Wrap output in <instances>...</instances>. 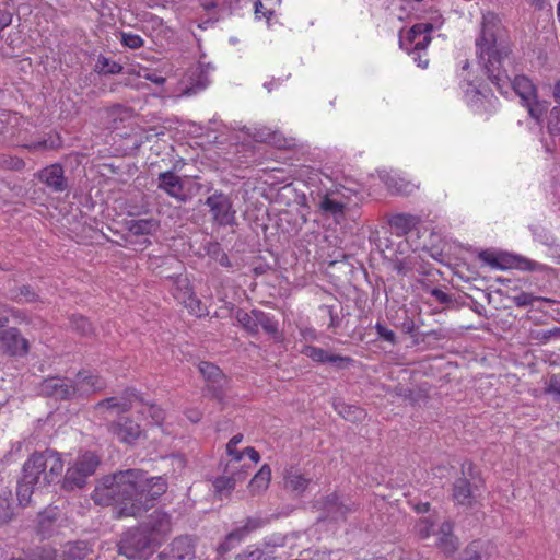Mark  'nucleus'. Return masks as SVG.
<instances>
[{
    "label": "nucleus",
    "instance_id": "nucleus-54",
    "mask_svg": "<svg viewBox=\"0 0 560 560\" xmlns=\"http://www.w3.org/2000/svg\"><path fill=\"white\" fill-rule=\"evenodd\" d=\"M75 327L78 330H81L82 334H86L90 330V323L88 322L86 318L80 317L75 322Z\"/></svg>",
    "mask_w": 560,
    "mask_h": 560
},
{
    "label": "nucleus",
    "instance_id": "nucleus-12",
    "mask_svg": "<svg viewBox=\"0 0 560 560\" xmlns=\"http://www.w3.org/2000/svg\"><path fill=\"white\" fill-rule=\"evenodd\" d=\"M199 371L209 383L207 386L208 394L215 398L220 404L224 405V387L228 381L220 369L212 363L201 362L199 364Z\"/></svg>",
    "mask_w": 560,
    "mask_h": 560
},
{
    "label": "nucleus",
    "instance_id": "nucleus-62",
    "mask_svg": "<svg viewBox=\"0 0 560 560\" xmlns=\"http://www.w3.org/2000/svg\"><path fill=\"white\" fill-rule=\"evenodd\" d=\"M155 560H171V556L166 552H161Z\"/></svg>",
    "mask_w": 560,
    "mask_h": 560
},
{
    "label": "nucleus",
    "instance_id": "nucleus-28",
    "mask_svg": "<svg viewBox=\"0 0 560 560\" xmlns=\"http://www.w3.org/2000/svg\"><path fill=\"white\" fill-rule=\"evenodd\" d=\"M383 180L387 188L395 194H409L412 191L413 186L406 182L404 178L397 176L396 174H385Z\"/></svg>",
    "mask_w": 560,
    "mask_h": 560
},
{
    "label": "nucleus",
    "instance_id": "nucleus-37",
    "mask_svg": "<svg viewBox=\"0 0 560 560\" xmlns=\"http://www.w3.org/2000/svg\"><path fill=\"white\" fill-rule=\"evenodd\" d=\"M236 483V477H219L213 481L214 490L218 494L229 495L234 489Z\"/></svg>",
    "mask_w": 560,
    "mask_h": 560
},
{
    "label": "nucleus",
    "instance_id": "nucleus-27",
    "mask_svg": "<svg viewBox=\"0 0 560 560\" xmlns=\"http://www.w3.org/2000/svg\"><path fill=\"white\" fill-rule=\"evenodd\" d=\"M160 223L155 219H138L128 223V230L133 235H152L159 230Z\"/></svg>",
    "mask_w": 560,
    "mask_h": 560
},
{
    "label": "nucleus",
    "instance_id": "nucleus-46",
    "mask_svg": "<svg viewBox=\"0 0 560 560\" xmlns=\"http://www.w3.org/2000/svg\"><path fill=\"white\" fill-rule=\"evenodd\" d=\"M226 453L231 457L230 464L232 467L231 469H236L234 464H238L243 459V453L236 448V446L230 447V444H226Z\"/></svg>",
    "mask_w": 560,
    "mask_h": 560
},
{
    "label": "nucleus",
    "instance_id": "nucleus-56",
    "mask_svg": "<svg viewBox=\"0 0 560 560\" xmlns=\"http://www.w3.org/2000/svg\"><path fill=\"white\" fill-rule=\"evenodd\" d=\"M12 21V18L8 13H0V31L7 27Z\"/></svg>",
    "mask_w": 560,
    "mask_h": 560
},
{
    "label": "nucleus",
    "instance_id": "nucleus-17",
    "mask_svg": "<svg viewBox=\"0 0 560 560\" xmlns=\"http://www.w3.org/2000/svg\"><path fill=\"white\" fill-rule=\"evenodd\" d=\"M171 517L164 512L155 511L151 516L149 527L143 530L147 532L150 540L156 547L171 532Z\"/></svg>",
    "mask_w": 560,
    "mask_h": 560
},
{
    "label": "nucleus",
    "instance_id": "nucleus-18",
    "mask_svg": "<svg viewBox=\"0 0 560 560\" xmlns=\"http://www.w3.org/2000/svg\"><path fill=\"white\" fill-rule=\"evenodd\" d=\"M0 341L3 348L13 355H23L28 351L27 340L15 328L1 331Z\"/></svg>",
    "mask_w": 560,
    "mask_h": 560
},
{
    "label": "nucleus",
    "instance_id": "nucleus-14",
    "mask_svg": "<svg viewBox=\"0 0 560 560\" xmlns=\"http://www.w3.org/2000/svg\"><path fill=\"white\" fill-rule=\"evenodd\" d=\"M159 188L177 200L185 201L191 197V189L174 172H164L159 175Z\"/></svg>",
    "mask_w": 560,
    "mask_h": 560
},
{
    "label": "nucleus",
    "instance_id": "nucleus-24",
    "mask_svg": "<svg viewBox=\"0 0 560 560\" xmlns=\"http://www.w3.org/2000/svg\"><path fill=\"white\" fill-rule=\"evenodd\" d=\"M302 353L318 363H334L350 362V358L330 354L322 348L306 346L303 348Z\"/></svg>",
    "mask_w": 560,
    "mask_h": 560
},
{
    "label": "nucleus",
    "instance_id": "nucleus-20",
    "mask_svg": "<svg viewBox=\"0 0 560 560\" xmlns=\"http://www.w3.org/2000/svg\"><path fill=\"white\" fill-rule=\"evenodd\" d=\"M262 525V521L259 518H248L246 524L233 530L226 536V539L218 547L220 553H225L231 550L235 544L244 539V537L252 530L259 528Z\"/></svg>",
    "mask_w": 560,
    "mask_h": 560
},
{
    "label": "nucleus",
    "instance_id": "nucleus-42",
    "mask_svg": "<svg viewBox=\"0 0 560 560\" xmlns=\"http://www.w3.org/2000/svg\"><path fill=\"white\" fill-rule=\"evenodd\" d=\"M475 547L479 549V553L485 560H492L497 555V547L491 541H475Z\"/></svg>",
    "mask_w": 560,
    "mask_h": 560
},
{
    "label": "nucleus",
    "instance_id": "nucleus-33",
    "mask_svg": "<svg viewBox=\"0 0 560 560\" xmlns=\"http://www.w3.org/2000/svg\"><path fill=\"white\" fill-rule=\"evenodd\" d=\"M389 224L398 234H406L416 224V219L409 214H396L392 217Z\"/></svg>",
    "mask_w": 560,
    "mask_h": 560
},
{
    "label": "nucleus",
    "instance_id": "nucleus-64",
    "mask_svg": "<svg viewBox=\"0 0 560 560\" xmlns=\"http://www.w3.org/2000/svg\"><path fill=\"white\" fill-rule=\"evenodd\" d=\"M7 320H8V319H7L5 317L0 316V327L4 326V325H5V323H7Z\"/></svg>",
    "mask_w": 560,
    "mask_h": 560
},
{
    "label": "nucleus",
    "instance_id": "nucleus-40",
    "mask_svg": "<svg viewBox=\"0 0 560 560\" xmlns=\"http://www.w3.org/2000/svg\"><path fill=\"white\" fill-rule=\"evenodd\" d=\"M121 44L130 49H138L143 46L144 42L138 34L122 32Z\"/></svg>",
    "mask_w": 560,
    "mask_h": 560
},
{
    "label": "nucleus",
    "instance_id": "nucleus-13",
    "mask_svg": "<svg viewBox=\"0 0 560 560\" xmlns=\"http://www.w3.org/2000/svg\"><path fill=\"white\" fill-rule=\"evenodd\" d=\"M206 205L210 208L213 220L220 225H231L235 221V211L230 198L223 194H213L208 197Z\"/></svg>",
    "mask_w": 560,
    "mask_h": 560
},
{
    "label": "nucleus",
    "instance_id": "nucleus-16",
    "mask_svg": "<svg viewBox=\"0 0 560 560\" xmlns=\"http://www.w3.org/2000/svg\"><path fill=\"white\" fill-rule=\"evenodd\" d=\"M40 393L57 399H66L75 395V383L65 377H50L40 384Z\"/></svg>",
    "mask_w": 560,
    "mask_h": 560
},
{
    "label": "nucleus",
    "instance_id": "nucleus-23",
    "mask_svg": "<svg viewBox=\"0 0 560 560\" xmlns=\"http://www.w3.org/2000/svg\"><path fill=\"white\" fill-rule=\"evenodd\" d=\"M255 138L257 141L267 142L278 149H290L295 145L293 138H287L282 133L267 128L255 135Z\"/></svg>",
    "mask_w": 560,
    "mask_h": 560
},
{
    "label": "nucleus",
    "instance_id": "nucleus-31",
    "mask_svg": "<svg viewBox=\"0 0 560 560\" xmlns=\"http://www.w3.org/2000/svg\"><path fill=\"white\" fill-rule=\"evenodd\" d=\"M192 292L191 283L186 277L178 276L175 278L172 294L179 303L183 304Z\"/></svg>",
    "mask_w": 560,
    "mask_h": 560
},
{
    "label": "nucleus",
    "instance_id": "nucleus-15",
    "mask_svg": "<svg viewBox=\"0 0 560 560\" xmlns=\"http://www.w3.org/2000/svg\"><path fill=\"white\" fill-rule=\"evenodd\" d=\"M109 430L118 441L126 444H133L144 435L141 425L127 417H120L112 423Z\"/></svg>",
    "mask_w": 560,
    "mask_h": 560
},
{
    "label": "nucleus",
    "instance_id": "nucleus-7",
    "mask_svg": "<svg viewBox=\"0 0 560 560\" xmlns=\"http://www.w3.org/2000/svg\"><path fill=\"white\" fill-rule=\"evenodd\" d=\"M348 192V189L328 191L318 205L322 214L327 219H331L336 224L343 223L352 206V198Z\"/></svg>",
    "mask_w": 560,
    "mask_h": 560
},
{
    "label": "nucleus",
    "instance_id": "nucleus-44",
    "mask_svg": "<svg viewBox=\"0 0 560 560\" xmlns=\"http://www.w3.org/2000/svg\"><path fill=\"white\" fill-rule=\"evenodd\" d=\"M262 551L257 547H248L242 553L237 555L235 560H260Z\"/></svg>",
    "mask_w": 560,
    "mask_h": 560
},
{
    "label": "nucleus",
    "instance_id": "nucleus-45",
    "mask_svg": "<svg viewBox=\"0 0 560 560\" xmlns=\"http://www.w3.org/2000/svg\"><path fill=\"white\" fill-rule=\"evenodd\" d=\"M546 393L553 395L555 398H560V375H553L550 377L546 386Z\"/></svg>",
    "mask_w": 560,
    "mask_h": 560
},
{
    "label": "nucleus",
    "instance_id": "nucleus-5",
    "mask_svg": "<svg viewBox=\"0 0 560 560\" xmlns=\"http://www.w3.org/2000/svg\"><path fill=\"white\" fill-rule=\"evenodd\" d=\"M98 406L101 408L117 411H126L128 409L136 408L138 413H148L151 418V423L155 425H161L165 419V412L161 407L154 404L143 402L135 390L126 392V395L121 398L110 397L100 402Z\"/></svg>",
    "mask_w": 560,
    "mask_h": 560
},
{
    "label": "nucleus",
    "instance_id": "nucleus-35",
    "mask_svg": "<svg viewBox=\"0 0 560 560\" xmlns=\"http://www.w3.org/2000/svg\"><path fill=\"white\" fill-rule=\"evenodd\" d=\"M121 70V65L104 56L98 57L95 65V71L101 74H117L120 73Z\"/></svg>",
    "mask_w": 560,
    "mask_h": 560
},
{
    "label": "nucleus",
    "instance_id": "nucleus-63",
    "mask_svg": "<svg viewBox=\"0 0 560 560\" xmlns=\"http://www.w3.org/2000/svg\"><path fill=\"white\" fill-rule=\"evenodd\" d=\"M215 4L213 1H205L203 2V7L207 8V9H210V8H213Z\"/></svg>",
    "mask_w": 560,
    "mask_h": 560
},
{
    "label": "nucleus",
    "instance_id": "nucleus-43",
    "mask_svg": "<svg viewBox=\"0 0 560 560\" xmlns=\"http://www.w3.org/2000/svg\"><path fill=\"white\" fill-rule=\"evenodd\" d=\"M339 413L347 420L355 421L361 419L364 416V412L361 408L355 406H347L343 410H340Z\"/></svg>",
    "mask_w": 560,
    "mask_h": 560
},
{
    "label": "nucleus",
    "instance_id": "nucleus-55",
    "mask_svg": "<svg viewBox=\"0 0 560 560\" xmlns=\"http://www.w3.org/2000/svg\"><path fill=\"white\" fill-rule=\"evenodd\" d=\"M172 466L174 468L184 469L186 467V459L184 456L176 455L172 457Z\"/></svg>",
    "mask_w": 560,
    "mask_h": 560
},
{
    "label": "nucleus",
    "instance_id": "nucleus-52",
    "mask_svg": "<svg viewBox=\"0 0 560 560\" xmlns=\"http://www.w3.org/2000/svg\"><path fill=\"white\" fill-rule=\"evenodd\" d=\"M413 55V60L421 68H427L429 65V59L422 55V51L411 52Z\"/></svg>",
    "mask_w": 560,
    "mask_h": 560
},
{
    "label": "nucleus",
    "instance_id": "nucleus-11",
    "mask_svg": "<svg viewBox=\"0 0 560 560\" xmlns=\"http://www.w3.org/2000/svg\"><path fill=\"white\" fill-rule=\"evenodd\" d=\"M479 257L485 264L497 269L537 270L539 266L533 260L505 252L483 250Z\"/></svg>",
    "mask_w": 560,
    "mask_h": 560
},
{
    "label": "nucleus",
    "instance_id": "nucleus-59",
    "mask_svg": "<svg viewBox=\"0 0 560 560\" xmlns=\"http://www.w3.org/2000/svg\"><path fill=\"white\" fill-rule=\"evenodd\" d=\"M144 77L148 80H150V81H152L154 83H158V84H162L164 82V79L162 77H159V75H155V74L154 75L144 74Z\"/></svg>",
    "mask_w": 560,
    "mask_h": 560
},
{
    "label": "nucleus",
    "instance_id": "nucleus-21",
    "mask_svg": "<svg viewBox=\"0 0 560 560\" xmlns=\"http://www.w3.org/2000/svg\"><path fill=\"white\" fill-rule=\"evenodd\" d=\"M74 383L75 395H89L102 390L106 385L105 381L101 376L89 372L78 373Z\"/></svg>",
    "mask_w": 560,
    "mask_h": 560
},
{
    "label": "nucleus",
    "instance_id": "nucleus-38",
    "mask_svg": "<svg viewBox=\"0 0 560 560\" xmlns=\"http://www.w3.org/2000/svg\"><path fill=\"white\" fill-rule=\"evenodd\" d=\"M530 339L538 343H547L551 339H560V327L532 331Z\"/></svg>",
    "mask_w": 560,
    "mask_h": 560
},
{
    "label": "nucleus",
    "instance_id": "nucleus-53",
    "mask_svg": "<svg viewBox=\"0 0 560 560\" xmlns=\"http://www.w3.org/2000/svg\"><path fill=\"white\" fill-rule=\"evenodd\" d=\"M431 294H432V295L435 298V300H436L438 302H440V303H447V302L450 301L448 295H447L444 291H442V290H440V289H433V290L431 291Z\"/></svg>",
    "mask_w": 560,
    "mask_h": 560
},
{
    "label": "nucleus",
    "instance_id": "nucleus-48",
    "mask_svg": "<svg viewBox=\"0 0 560 560\" xmlns=\"http://www.w3.org/2000/svg\"><path fill=\"white\" fill-rule=\"evenodd\" d=\"M534 301L535 298L532 294L525 292L514 296V302L517 306H527L530 305Z\"/></svg>",
    "mask_w": 560,
    "mask_h": 560
},
{
    "label": "nucleus",
    "instance_id": "nucleus-47",
    "mask_svg": "<svg viewBox=\"0 0 560 560\" xmlns=\"http://www.w3.org/2000/svg\"><path fill=\"white\" fill-rule=\"evenodd\" d=\"M375 329L377 335L383 338L386 341L394 342L395 341V334L393 330L388 329L384 325L377 323L375 325Z\"/></svg>",
    "mask_w": 560,
    "mask_h": 560
},
{
    "label": "nucleus",
    "instance_id": "nucleus-19",
    "mask_svg": "<svg viewBox=\"0 0 560 560\" xmlns=\"http://www.w3.org/2000/svg\"><path fill=\"white\" fill-rule=\"evenodd\" d=\"M38 178L55 191H63L66 189L63 168L60 164H51L45 167L38 173Z\"/></svg>",
    "mask_w": 560,
    "mask_h": 560
},
{
    "label": "nucleus",
    "instance_id": "nucleus-1",
    "mask_svg": "<svg viewBox=\"0 0 560 560\" xmlns=\"http://www.w3.org/2000/svg\"><path fill=\"white\" fill-rule=\"evenodd\" d=\"M166 490L167 481L164 477H148L142 470L128 469L103 478L92 497L100 505H121L117 512L119 517L137 516Z\"/></svg>",
    "mask_w": 560,
    "mask_h": 560
},
{
    "label": "nucleus",
    "instance_id": "nucleus-26",
    "mask_svg": "<svg viewBox=\"0 0 560 560\" xmlns=\"http://www.w3.org/2000/svg\"><path fill=\"white\" fill-rule=\"evenodd\" d=\"M271 469L268 465H262L258 472L252 478L248 485L249 492L257 495L266 491L270 485Z\"/></svg>",
    "mask_w": 560,
    "mask_h": 560
},
{
    "label": "nucleus",
    "instance_id": "nucleus-50",
    "mask_svg": "<svg viewBox=\"0 0 560 560\" xmlns=\"http://www.w3.org/2000/svg\"><path fill=\"white\" fill-rule=\"evenodd\" d=\"M255 15L257 19L266 18L267 20H270L272 15L271 10H264V5L260 0L255 2Z\"/></svg>",
    "mask_w": 560,
    "mask_h": 560
},
{
    "label": "nucleus",
    "instance_id": "nucleus-9",
    "mask_svg": "<svg viewBox=\"0 0 560 560\" xmlns=\"http://www.w3.org/2000/svg\"><path fill=\"white\" fill-rule=\"evenodd\" d=\"M100 464L98 457L93 452L81 453L68 468L65 477L67 488H81L85 479L93 475Z\"/></svg>",
    "mask_w": 560,
    "mask_h": 560
},
{
    "label": "nucleus",
    "instance_id": "nucleus-32",
    "mask_svg": "<svg viewBox=\"0 0 560 560\" xmlns=\"http://www.w3.org/2000/svg\"><path fill=\"white\" fill-rule=\"evenodd\" d=\"M466 100L471 107L479 110L485 107L486 103L491 104L492 94H485L478 89L471 88L466 91Z\"/></svg>",
    "mask_w": 560,
    "mask_h": 560
},
{
    "label": "nucleus",
    "instance_id": "nucleus-34",
    "mask_svg": "<svg viewBox=\"0 0 560 560\" xmlns=\"http://www.w3.org/2000/svg\"><path fill=\"white\" fill-rule=\"evenodd\" d=\"M258 311H253L252 313H247L244 311H238L236 313L237 322L250 334H256L258 331V320L256 313Z\"/></svg>",
    "mask_w": 560,
    "mask_h": 560
},
{
    "label": "nucleus",
    "instance_id": "nucleus-61",
    "mask_svg": "<svg viewBox=\"0 0 560 560\" xmlns=\"http://www.w3.org/2000/svg\"><path fill=\"white\" fill-rule=\"evenodd\" d=\"M555 98L560 103V81L555 86Z\"/></svg>",
    "mask_w": 560,
    "mask_h": 560
},
{
    "label": "nucleus",
    "instance_id": "nucleus-4",
    "mask_svg": "<svg viewBox=\"0 0 560 560\" xmlns=\"http://www.w3.org/2000/svg\"><path fill=\"white\" fill-rule=\"evenodd\" d=\"M452 530V524L446 521L442 522L435 513L420 518L415 525V533L420 539H427L431 536L436 537V546L447 555L457 549V539Z\"/></svg>",
    "mask_w": 560,
    "mask_h": 560
},
{
    "label": "nucleus",
    "instance_id": "nucleus-30",
    "mask_svg": "<svg viewBox=\"0 0 560 560\" xmlns=\"http://www.w3.org/2000/svg\"><path fill=\"white\" fill-rule=\"evenodd\" d=\"M453 498L458 504L468 505L471 502V488L467 479H458L454 485Z\"/></svg>",
    "mask_w": 560,
    "mask_h": 560
},
{
    "label": "nucleus",
    "instance_id": "nucleus-41",
    "mask_svg": "<svg viewBox=\"0 0 560 560\" xmlns=\"http://www.w3.org/2000/svg\"><path fill=\"white\" fill-rule=\"evenodd\" d=\"M258 320V327L261 326L268 334L275 335L278 331L277 323L262 312L256 313Z\"/></svg>",
    "mask_w": 560,
    "mask_h": 560
},
{
    "label": "nucleus",
    "instance_id": "nucleus-51",
    "mask_svg": "<svg viewBox=\"0 0 560 560\" xmlns=\"http://www.w3.org/2000/svg\"><path fill=\"white\" fill-rule=\"evenodd\" d=\"M241 453H243V457L247 456L253 464H257L260 460V455L254 447H246Z\"/></svg>",
    "mask_w": 560,
    "mask_h": 560
},
{
    "label": "nucleus",
    "instance_id": "nucleus-58",
    "mask_svg": "<svg viewBox=\"0 0 560 560\" xmlns=\"http://www.w3.org/2000/svg\"><path fill=\"white\" fill-rule=\"evenodd\" d=\"M243 440V435L242 434H236L234 435L228 444H230V447L232 446H237Z\"/></svg>",
    "mask_w": 560,
    "mask_h": 560
},
{
    "label": "nucleus",
    "instance_id": "nucleus-60",
    "mask_svg": "<svg viewBox=\"0 0 560 560\" xmlns=\"http://www.w3.org/2000/svg\"><path fill=\"white\" fill-rule=\"evenodd\" d=\"M416 511L419 513H425L429 511V503H420L416 506Z\"/></svg>",
    "mask_w": 560,
    "mask_h": 560
},
{
    "label": "nucleus",
    "instance_id": "nucleus-3",
    "mask_svg": "<svg viewBox=\"0 0 560 560\" xmlns=\"http://www.w3.org/2000/svg\"><path fill=\"white\" fill-rule=\"evenodd\" d=\"M476 45L479 58L483 62L489 78L498 86L501 94H506L508 92L503 90V84L500 82L508 79V77L501 74L500 67L503 60L508 58L510 51L506 46L498 44L494 32L486 19L482 24L481 35L477 39Z\"/></svg>",
    "mask_w": 560,
    "mask_h": 560
},
{
    "label": "nucleus",
    "instance_id": "nucleus-6",
    "mask_svg": "<svg viewBox=\"0 0 560 560\" xmlns=\"http://www.w3.org/2000/svg\"><path fill=\"white\" fill-rule=\"evenodd\" d=\"M442 24V18L436 15L432 19V22L413 25L405 34H400V47L408 54L425 50L431 42V32L440 28Z\"/></svg>",
    "mask_w": 560,
    "mask_h": 560
},
{
    "label": "nucleus",
    "instance_id": "nucleus-39",
    "mask_svg": "<svg viewBox=\"0 0 560 560\" xmlns=\"http://www.w3.org/2000/svg\"><path fill=\"white\" fill-rule=\"evenodd\" d=\"M61 145V138L58 133H50L47 139L27 145L32 150L56 149Z\"/></svg>",
    "mask_w": 560,
    "mask_h": 560
},
{
    "label": "nucleus",
    "instance_id": "nucleus-36",
    "mask_svg": "<svg viewBox=\"0 0 560 560\" xmlns=\"http://www.w3.org/2000/svg\"><path fill=\"white\" fill-rule=\"evenodd\" d=\"M183 305L188 310V312L198 317L205 316L208 314L207 307L203 303L197 298L195 292L190 294L184 302Z\"/></svg>",
    "mask_w": 560,
    "mask_h": 560
},
{
    "label": "nucleus",
    "instance_id": "nucleus-57",
    "mask_svg": "<svg viewBox=\"0 0 560 560\" xmlns=\"http://www.w3.org/2000/svg\"><path fill=\"white\" fill-rule=\"evenodd\" d=\"M187 418L192 422H198L201 419V412H199L198 410L188 411Z\"/></svg>",
    "mask_w": 560,
    "mask_h": 560
},
{
    "label": "nucleus",
    "instance_id": "nucleus-49",
    "mask_svg": "<svg viewBox=\"0 0 560 560\" xmlns=\"http://www.w3.org/2000/svg\"><path fill=\"white\" fill-rule=\"evenodd\" d=\"M464 560H485L479 549L475 547V541L466 549Z\"/></svg>",
    "mask_w": 560,
    "mask_h": 560
},
{
    "label": "nucleus",
    "instance_id": "nucleus-25",
    "mask_svg": "<svg viewBox=\"0 0 560 560\" xmlns=\"http://www.w3.org/2000/svg\"><path fill=\"white\" fill-rule=\"evenodd\" d=\"M310 479L304 477L299 469L291 467L284 474V488L296 494L303 493L310 483Z\"/></svg>",
    "mask_w": 560,
    "mask_h": 560
},
{
    "label": "nucleus",
    "instance_id": "nucleus-8",
    "mask_svg": "<svg viewBox=\"0 0 560 560\" xmlns=\"http://www.w3.org/2000/svg\"><path fill=\"white\" fill-rule=\"evenodd\" d=\"M118 547L119 553L132 560L147 558L155 548L147 532L139 528L127 532Z\"/></svg>",
    "mask_w": 560,
    "mask_h": 560
},
{
    "label": "nucleus",
    "instance_id": "nucleus-29",
    "mask_svg": "<svg viewBox=\"0 0 560 560\" xmlns=\"http://www.w3.org/2000/svg\"><path fill=\"white\" fill-rule=\"evenodd\" d=\"M383 180L387 188L395 194H409L412 191L413 186L406 182L404 178L397 176L396 174H385Z\"/></svg>",
    "mask_w": 560,
    "mask_h": 560
},
{
    "label": "nucleus",
    "instance_id": "nucleus-2",
    "mask_svg": "<svg viewBox=\"0 0 560 560\" xmlns=\"http://www.w3.org/2000/svg\"><path fill=\"white\" fill-rule=\"evenodd\" d=\"M63 471V460L59 453L46 450L33 454L23 466V477L18 485V499L25 506L31 502L32 494L57 480Z\"/></svg>",
    "mask_w": 560,
    "mask_h": 560
},
{
    "label": "nucleus",
    "instance_id": "nucleus-22",
    "mask_svg": "<svg viewBox=\"0 0 560 560\" xmlns=\"http://www.w3.org/2000/svg\"><path fill=\"white\" fill-rule=\"evenodd\" d=\"M165 552L171 556V560H191L195 556L192 539L187 536L175 538Z\"/></svg>",
    "mask_w": 560,
    "mask_h": 560
},
{
    "label": "nucleus",
    "instance_id": "nucleus-10",
    "mask_svg": "<svg viewBox=\"0 0 560 560\" xmlns=\"http://www.w3.org/2000/svg\"><path fill=\"white\" fill-rule=\"evenodd\" d=\"M512 89L520 96L529 115L540 121L541 116L547 110V105L537 100L536 88L533 82L525 75H517L512 82Z\"/></svg>",
    "mask_w": 560,
    "mask_h": 560
}]
</instances>
